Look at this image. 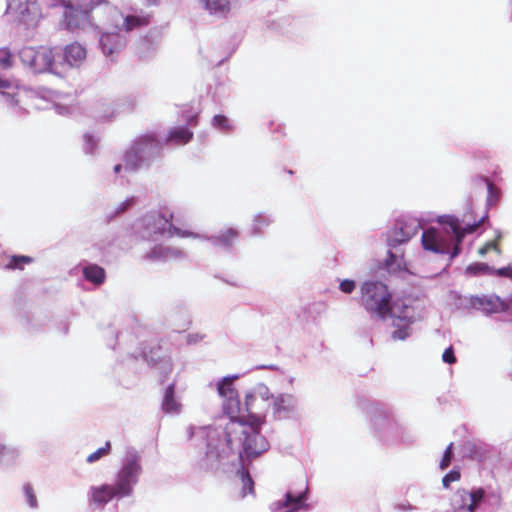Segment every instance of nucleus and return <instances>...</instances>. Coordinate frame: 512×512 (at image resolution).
I'll return each instance as SVG.
<instances>
[{"label":"nucleus","instance_id":"nucleus-1","mask_svg":"<svg viewBox=\"0 0 512 512\" xmlns=\"http://www.w3.org/2000/svg\"><path fill=\"white\" fill-rule=\"evenodd\" d=\"M471 212L465 213L462 220L454 216H444L440 223L444 230L431 227L422 233L421 243L425 250L437 254H450L451 258L460 253V245L466 234L474 233L488 217L485 212L479 219L471 221Z\"/></svg>","mask_w":512,"mask_h":512},{"label":"nucleus","instance_id":"nucleus-2","mask_svg":"<svg viewBox=\"0 0 512 512\" xmlns=\"http://www.w3.org/2000/svg\"><path fill=\"white\" fill-rule=\"evenodd\" d=\"M141 472L142 467L139 457L137 455L127 457L116 475L114 484H102L90 488V502L96 506H104L113 499L130 496Z\"/></svg>","mask_w":512,"mask_h":512},{"label":"nucleus","instance_id":"nucleus-3","mask_svg":"<svg viewBox=\"0 0 512 512\" xmlns=\"http://www.w3.org/2000/svg\"><path fill=\"white\" fill-rule=\"evenodd\" d=\"M260 429L249 427L244 422H227L223 437L231 451L242 448L239 450L240 457L245 454L247 458H256L269 449V442L261 434Z\"/></svg>","mask_w":512,"mask_h":512},{"label":"nucleus","instance_id":"nucleus-4","mask_svg":"<svg viewBox=\"0 0 512 512\" xmlns=\"http://www.w3.org/2000/svg\"><path fill=\"white\" fill-rule=\"evenodd\" d=\"M392 295L388 287L378 281H368L361 286L360 304L373 316L382 320L392 312Z\"/></svg>","mask_w":512,"mask_h":512},{"label":"nucleus","instance_id":"nucleus-5","mask_svg":"<svg viewBox=\"0 0 512 512\" xmlns=\"http://www.w3.org/2000/svg\"><path fill=\"white\" fill-rule=\"evenodd\" d=\"M273 395L267 388L258 389L246 394L245 416L249 427L261 428L266 415L272 406Z\"/></svg>","mask_w":512,"mask_h":512},{"label":"nucleus","instance_id":"nucleus-6","mask_svg":"<svg viewBox=\"0 0 512 512\" xmlns=\"http://www.w3.org/2000/svg\"><path fill=\"white\" fill-rule=\"evenodd\" d=\"M219 395L223 398V413L228 416V422L246 423L245 408L240 404L238 393L233 385L232 378H223L217 386Z\"/></svg>","mask_w":512,"mask_h":512},{"label":"nucleus","instance_id":"nucleus-7","mask_svg":"<svg viewBox=\"0 0 512 512\" xmlns=\"http://www.w3.org/2000/svg\"><path fill=\"white\" fill-rule=\"evenodd\" d=\"M19 58L24 65L36 73L52 71L54 57L52 50L48 48L23 47L19 51Z\"/></svg>","mask_w":512,"mask_h":512},{"label":"nucleus","instance_id":"nucleus-8","mask_svg":"<svg viewBox=\"0 0 512 512\" xmlns=\"http://www.w3.org/2000/svg\"><path fill=\"white\" fill-rule=\"evenodd\" d=\"M64 8V20L69 30L85 29L100 21V19H96L92 12L74 7L69 3H66Z\"/></svg>","mask_w":512,"mask_h":512},{"label":"nucleus","instance_id":"nucleus-9","mask_svg":"<svg viewBox=\"0 0 512 512\" xmlns=\"http://www.w3.org/2000/svg\"><path fill=\"white\" fill-rule=\"evenodd\" d=\"M102 51L106 55H113L125 47V39L118 33H104L100 38Z\"/></svg>","mask_w":512,"mask_h":512},{"label":"nucleus","instance_id":"nucleus-10","mask_svg":"<svg viewBox=\"0 0 512 512\" xmlns=\"http://www.w3.org/2000/svg\"><path fill=\"white\" fill-rule=\"evenodd\" d=\"M63 58L70 67L79 66L86 58V50L79 43H71L65 46Z\"/></svg>","mask_w":512,"mask_h":512},{"label":"nucleus","instance_id":"nucleus-11","mask_svg":"<svg viewBox=\"0 0 512 512\" xmlns=\"http://www.w3.org/2000/svg\"><path fill=\"white\" fill-rule=\"evenodd\" d=\"M271 407H273L274 415L281 418L284 414H287L294 409L295 401L291 395L281 394L277 397L273 396Z\"/></svg>","mask_w":512,"mask_h":512},{"label":"nucleus","instance_id":"nucleus-12","mask_svg":"<svg viewBox=\"0 0 512 512\" xmlns=\"http://www.w3.org/2000/svg\"><path fill=\"white\" fill-rule=\"evenodd\" d=\"M161 408L168 414L180 412L181 404L175 398V383H171L165 389Z\"/></svg>","mask_w":512,"mask_h":512},{"label":"nucleus","instance_id":"nucleus-13","mask_svg":"<svg viewBox=\"0 0 512 512\" xmlns=\"http://www.w3.org/2000/svg\"><path fill=\"white\" fill-rule=\"evenodd\" d=\"M239 237V232L235 228L228 227L220 230L216 235L211 237V241L221 247L232 246Z\"/></svg>","mask_w":512,"mask_h":512},{"label":"nucleus","instance_id":"nucleus-14","mask_svg":"<svg viewBox=\"0 0 512 512\" xmlns=\"http://www.w3.org/2000/svg\"><path fill=\"white\" fill-rule=\"evenodd\" d=\"M193 138V132L186 127H175L168 132L167 141L177 145H185Z\"/></svg>","mask_w":512,"mask_h":512},{"label":"nucleus","instance_id":"nucleus-15","mask_svg":"<svg viewBox=\"0 0 512 512\" xmlns=\"http://www.w3.org/2000/svg\"><path fill=\"white\" fill-rule=\"evenodd\" d=\"M83 275L86 280L90 281L95 285H101L102 283H104L106 278L105 270L96 264H90L84 267Z\"/></svg>","mask_w":512,"mask_h":512},{"label":"nucleus","instance_id":"nucleus-16","mask_svg":"<svg viewBox=\"0 0 512 512\" xmlns=\"http://www.w3.org/2000/svg\"><path fill=\"white\" fill-rule=\"evenodd\" d=\"M306 498V493L302 492L298 495H293L291 492H287L285 496V501L282 506L286 509L284 512H296L300 510L304 506V500Z\"/></svg>","mask_w":512,"mask_h":512},{"label":"nucleus","instance_id":"nucleus-17","mask_svg":"<svg viewBox=\"0 0 512 512\" xmlns=\"http://www.w3.org/2000/svg\"><path fill=\"white\" fill-rule=\"evenodd\" d=\"M204 8L211 14L226 15L230 12L228 0H201Z\"/></svg>","mask_w":512,"mask_h":512},{"label":"nucleus","instance_id":"nucleus-18","mask_svg":"<svg viewBox=\"0 0 512 512\" xmlns=\"http://www.w3.org/2000/svg\"><path fill=\"white\" fill-rule=\"evenodd\" d=\"M466 497H469L470 503L467 505L468 512H475L478 505L482 502L485 497V490L483 488H477L472 490L471 492H467L465 490L461 491V498L465 500Z\"/></svg>","mask_w":512,"mask_h":512},{"label":"nucleus","instance_id":"nucleus-19","mask_svg":"<svg viewBox=\"0 0 512 512\" xmlns=\"http://www.w3.org/2000/svg\"><path fill=\"white\" fill-rule=\"evenodd\" d=\"M162 346L159 341L145 344L142 347V355L146 361L157 363L161 359Z\"/></svg>","mask_w":512,"mask_h":512},{"label":"nucleus","instance_id":"nucleus-20","mask_svg":"<svg viewBox=\"0 0 512 512\" xmlns=\"http://www.w3.org/2000/svg\"><path fill=\"white\" fill-rule=\"evenodd\" d=\"M67 3L74 5V7L88 10L92 13L96 9L101 7H104L105 9H110L108 6V2L104 0H69Z\"/></svg>","mask_w":512,"mask_h":512},{"label":"nucleus","instance_id":"nucleus-21","mask_svg":"<svg viewBox=\"0 0 512 512\" xmlns=\"http://www.w3.org/2000/svg\"><path fill=\"white\" fill-rule=\"evenodd\" d=\"M149 23H150L149 16L128 15L124 19L123 26L127 32H130L135 28L146 26Z\"/></svg>","mask_w":512,"mask_h":512},{"label":"nucleus","instance_id":"nucleus-22","mask_svg":"<svg viewBox=\"0 0 512 512\" xmlns=\"http://www.w3.org/2000/svg\"><path fill=\"white\" fill-rule=\"evenodd\" d=\"M33 262V258L25 255H13L9 257L4 268L7 270H23L24 266Z\"/></svg>","mask_w":512,"mask_h":512},{"label":"nucleus","instance_id":"nucleus-23","mask_svg":"<svg viewBox=\"0 0 512 512\" xmlns=\"http://www.w3.org/2000/svg\"><path fill=\"white\" fill-rule=\"evenodd\" d=\"M182 256L181 251H172L171 249L167 247H163L161 245L155 246L149 253V257L152 259H166L171 256Z\"/></svg>","mask_w":512,"mask_h":512},{"label":"nucleus","instance_id":"nucleus-24","mask_svg":"<svg viewBox=\"0 0 512 512\" xmlns=\"http://www.w3.org/2000/svg\"><path fill=\"white\" fill-rule=\"evenodd\" d=\"M212 126L226 133L231 132L233 130V126L231 125L229 119L222 114H217L213 117Z\"/></svg>","mask_w":512,"mask_h":512},{"label":"nucleus","instance_id":"nucleus-25","mask_svg":"<svg viewBox=\"0 0 512 512\" xmlns=\"http://www.w3.org/2000/svg\"><path fill=\"white\" fill-rule=\"evenodd\" d=\"M110 452H111V443H110V441H106V443L103 447H100L99 449H97L96 451H94L93 453L88 455L86 460L88 463H94V462L98 461L99 459H101L102 457L109 455Z\"/></svg>","mask_w":512,"mask_h":512},{"label":"nucleus","instance_id":"nucleus-26","mask_svg":"<svg viewBox=\"0 0 512 512\" xmlns=\"http://www.w3.org/2000/svg\"><path fill=\"white\" fill-rule=\"evenodd\" d=\"M241 480L243 483L242 497H245L247 494H253L254 493V481L251 478L248 471H245V470L241 471Z\"/></svg>","mask_w":512,"mask_h":512},{"label":"nucleus","instance_id":"nucleus-27","mask_svg":"<svg viewBox=\"0 0 512 512\" xmlns=\"http://www.w3.org/2000/svg\"><path fill=\"white\" fill-rule=\"evenodd\" d=\"M452 456H453V443H450L445 452H444V455L440 461V469L441 470H445L446 468L449 467L450 465V462H451V459H452Z\"/></svg>","mask_w":512,"mask_h":512},{"label":"nucleus","instance_id":"nucleus-28","mask_svg":"<svg viewBox=\"0 0 512 512\" xmlns=\"http://www.w3.org/2000/svg\"><path fill=\"white\" fill-rule=\"evenodd\" d=\"M461 475L460 472L457 470H451L449 473H447L443 479L442 484L445 488H449L450 484L452 482H456L460 479Z\"/></svg>","mask_w":512,"mask_h":512},{"label":"nucleus","instance_id":"nucleus-29","mask_svg":"<svg viewBox=\"0 0 512 512\" xmlns=\"http://www.w3.org/2000/svg\"><path fill=\"white\" fill-rule=\"evenodd\" d=\"M267 225H268V220L264 216L259 215V216L255 217L254 223H253V233L254 234L261 233L262 228Z\"/></svg>","mask_w":512,"mask_h":512},{"label":"nucleus","instance_id":"nucleus-30","mask_svg":"<svg viewBox=\"0 0 512 512\" xmlns=\"http://www.w3.org/2000/svg\"><path fill=\"white\" fill-rule=\"evenodd\" d=\"M168 232L171 236L176 235L180 237H193L195 236L192 232H188L186 230H182L180 228H177L176 226L170 224Z\"/></svg>","mask_w":512,"mask_h":512},{"label":"nucleus","instance_id":"nucleus-31","mask_svg":"<svg viewBox=\"0 0 512 512\" xmlns=\"http://www.w3.org/2000/svg\"><path fill=\"white\" fill-rule=\"evenodd\" d=\"M355 282L353 280L345 279L340 282L339 289L346 294H350L355 289Z\"/></svg>","mask_w":512,"mask_h":512},{"label":"nucleus","instance_id":"nucleus-32","mask_svg":"<svg viewBox=\"0 0 512 512\" xmlns=\"http://www.w3.org/2000/svg\"><path fill=\"white\" fill-rule=\"evenodd\" d=\"M410 336V330L408 326H405L403 328L397 329L393 332L392 338L394 340H405Z\"/></svg>","mask_w":512,"mask_h":512},{"label":"nucleus","instance_id":"nucleus-33","mask_svg":"<svg viewBox=\"0 0 512 512\" xmlns=\"http://www.w3.org/2000/svg\"><path fill=\"white\" fill-rule=\"evenodd\" d=\"M24 492H25V495H26V498H27V501H28L29 505L31 507H36L37 499H36V496L34 494V491H33L32 487L30 485H25L24 486Z\"/></svg>","mask_w":512,"mask_h":512},{"label":"nucleus","instance_id":"nucleus-34","mask_svg":"<svg viewBox=\"0 0 512 512\" xmlns=\"http://www.w3.org/2000/svg\"><path fill=\"white\" fill-rule=\"evenodd\" d=\"M442 360L448 364L456 363V357L452 346L446 348L442 354Z\"/></svg>","mask_w":512,"mask_h":512},{"label":"nucleus","instance_id":"nucleus-35","mask_svg":"<svg viewBox=\"0 0 512 512\" xmlns=\"http://www.w3.org/2000/svg\"><path fill=\"white\" fill-rule=\"evenodd\" d=\"M496 250L497 252H500L499 248H498V244L494 241H490V242H487L483 247H481L479 249V254L480 255H485L488 251L490 250Z\"/></svg>","mask_w":512,"mask_h":512},{"label":"nucleus","instance_id":"nucleus-36","mask_svg":"<svg viewBox=\"0 0 512 512\" xmlns=\"http://www.w3.org/2000/svg\"><path fill=\"white\" fill-rule=\"evenodd\" d=\"M0 65L4 68H8L12 65V57L8 51H5L3 56L0 57Z\"/></svg>","mask_w":512,"mask_h":512},{"label":"nucleus","instance_id":"nucleus-37","mask_svg":"<svg viewBox=\"0 0 512 512\" xmlns=\"http://www.w3.org/2000/svg\"><path fill=\"white\" fill-rule=\"evenodd\" d=\"M134 204V198H129L123 201L117 208L116 213H123Z\"/></svg>","mask_w":512,"mask_h":512},{"label":"nucleus","instance_id":"nucleus-38","mask_svg":"<svg viewBox=\"0 0 512 512\" xmlns=\"http://www.w3.org/2000/svg\"><path fill=\"white\" fill-rule=\"evenodd\" d=\"M198 112L194 114H184L183 118L187 121V123L193 127L197 126L198 124Z\"/></svg>","mask_w":512,"mask_h":512},{"label":"nucleus","instance_id":"nucleus-39","mask_svg":"<svg viewBox=\"0 0 512 512\" xmlns=\"http://www.w3.org/2000/svg\"><path fill=\"white\" fill-rule=\"evenodd\" d=\"M497 274L499 276L508 277L512 279V269L510 267H503L498 269Z\"/></svg>","mask_w":512,"mask_h":512},{"label":"nucleus","instance_id":"nucleus-40","mask_svg":"<svg viewBox=\"0 0 512 512\" xmlns=\"http://www.w3.org/2000/svg\"><path fill=\"white\" fill-rule=\"evenodd\" d=\"M10 87V81L0 77V89H6Z\"/></svg>","mask_w":512,"mask_h":512},{"label":"nucleus","instance_id":"nucleus-41","mask_svg":"<svg viewBox=\"0 0 512 512\" xmlns=\"http://www.w3.org/2000/svg\"><path fill=\"white\" fill-rule=\"evenodd\" d=\"M485 181H486V183H487L488 191H489L490 193H492V192H493V189H494V185H493V183H492V182H490L488 179H486Z\"/></svg>","mask_w":512,"mask_h":512},{"label":"nucleus","instance_id":"nucleus-42","mask_svg":"<svg viewBox=\"0 0 512 512\" xmlns=\"http://www.w3.org/2000/svg\"><path fill=\"white\" fill-rule=\"evenodd\" d=\"M395 255L393 253H389V257L387 259V265H391L392 262L395 260Z\"/></svg>","mask_w":512,"mask_h":512},{"label":"nucleus","instance_id":"nucleus-43","mask_svg":"<svg viewBox=\"0 0 512 512\" xmlns=\"http://www.w3.org/2000/svg\"><path fill=\"white\" fill-rule=\"evenodd\" d=\"M121 169H122L121 164H117V165L114 166V172L115 173H119L121 171Z\"/></svg>","mask_w":512,"mask_h":512},{"label":"nucleus","instance_id":"nucleus-44","mask_svg":"<svg viewBox=\"0 0 512 512\" xmlns=\"http://www.w3.org/2000/svg\"><path fill=\"white\" fill-rule=\"evenodd\" d=\"M173 219V214H170L168 218H165L166 223H170Z\"/></svg>","mask_w":512,"mask_h":512},{"label":"nucleus","instance_id":"nucleus-45","mask_svg":"<svg viewBox=\"0 0 512 512\" xmlns=\"http://www.w3.org/2000/svg\"><path fill=\"white\" fill-rule=\"evenodd\" d=\"M167 368H168V370H169V371H171V370H172V365H171V363H168V364H167Z\"/></svg>","mask_w":512,"mask_h":512}]
</instances>
